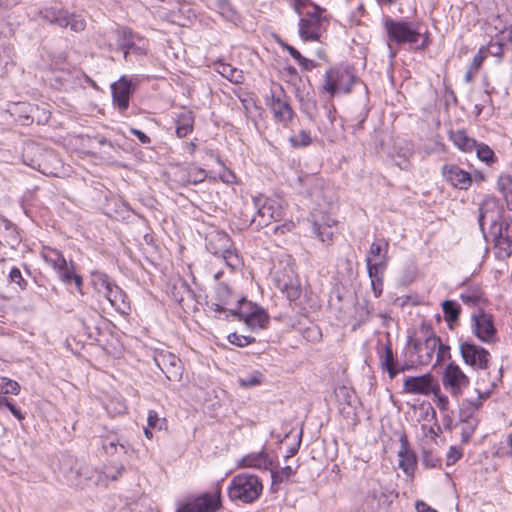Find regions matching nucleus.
<instances>
[{
	"label": "nucleus",
	"mask_w": 512,
	"mask_h": 512,
	"mask_svg": "<svg viewBox=\"0 0 512 512\" xmlns=\"http://www.w3.org/2000/svg\"><path fill=\"white\" fill-rule=\"evenodd\" d=\"M494 250L498 259H505L512 253V241L508 237L500 236L495 241Z\"/></svg>",
	"instance_id": "nucleus-30"
},
{
	"label": "nucleus",
	"mask_w": 512,
	"mask_h": 512,
	"mask_svg": "<svg viewBox=\"0 0 512 512\" xmlns=\"http://www.w3.org/2000/svg\"><path fill=\"white\" fill-rule=\"evenodd\" d=\"M385 27L389 39L397 44H416L421 35L419 26L413 23L387 20Z\"/></svg>",
	"instance_id": "nucleus-10"
},
{
	"label": "nucleus",
	"mask_w": 512,
	"mask_h": 512,
	"mask_svg": "<svg viewBox=\"0 0 512 512\" xmlns=\"http://www.w3.org/2000/svg\"><path fill=\"white\" fill-rule=\"evenodd\" d=\"M196 149H197V145H196L195 141H190V142L186 143V150L190 154H194L196 152Z\"/></svg>",
	"instance_id": "nucleus-60"
},
{
	"label": "nucleus",
	"mask_w": 512,
	"mask_h": 512,
	"mask_svg": "<svg viewBox=\"0 0 512 512\" xmlns=\"http://www.w3.org/2000/svg\"><path fill=\"white\" fill-rule=\"evenodd\" d=\"M399 467L407 476H412L416 467V457L413 451L408 447L407 440L401 439V447L398 452Z\"/></svg>",
	"instance_id": "nucleus-23"
},
{
	"label": "nucleus",
	"mask_w": 512,
	"mask_h": 512,
	"mask_svg": "<svg viewBox=\"0 0 512 512\" xmlns=\"http://www.w3.org/2000/svg\"><path fill=\"white\" fill-rule=\"evenodd\" d=\"M504 45V41H501V36L498 35L497 41L490 42L488 47H484V49L486 50V54L489 53L490 55L501 59L504 53Z\"/></svg>",
	"instance_id": "nucleus-42"
},
{
	"label": "nucleus",
	"mask_w": 512,
	"mask_h": 512,
	"mask_svg": "<svg viewBox=\"0 0 512 512\" xmlns=\"http://www.w3.org/2000/svg\"><path fill=\"white\" fill-rule=\"evenodd\" d=\"M472 178H473V181L482 182V181H484L485 176L482 172L475 171L474 174L472 175Z\"/></svg>",
	"instance_id": "nucleus-61"
},
{
	"label": "nucleus",
	"mask_w": 512,
	"mask_h": 512,
	"mask_svg": "<svg viewBox=\"0 0 512 512\" xmlns=\"http://www.w3.org/2000/svg\"><path fill=\"white\" fill-rule=\"evenodd\" d=\"M486 56H487L486 50L484 49V47L480 48L478 53L474 56L470 67L473 70L477 71L480 68V66L482 65Z\"/></svg>",
	"instance_id": "nucleus-55"
},
{
	"label": "nucleus",
	"mask_w": 512,
	"mask_h": 512,
	"mask_svg": "<svg viewBox=\"0 0 512 512\" xmlns=\"http://www.w3.org/2000/svg\"><path fill=\"white\" fill-rule=\"evenodd\" d=\"M437 385L430 374L408 377L404 381V389L410 394L429 395Z\"/></svg>",
	"instance_id": "nucleus-21"
},
{
	"label": "nucleus",
	"mask_w": 512,
	"mask_h": 512,
	"mask_svg": "<svg viewBox=\"0 0 512 512\" xmlns=\"http://www.w3.org/2000/svg\"><path fill=\"white\" fill-rule=\"evenodd\" d=\"M273 282L276 288H278L281 292H286L288 290V280L286 279L285 273H282L280 275L279 273H276Z\"/></svg>",
	"instance_id": "nucleus-54"
},
{
	"label": "nucleus",
	"mask_w": 512,
	"mask_h": 512,
	"mask_svg": "<svg viewBox=\"0 0 512 512\" xmlns=\"http://www.w3.org/2000/svg\"><path fill=\"white\" fill-rule=\"evenodd\" d=\"M68 12L65 10L48 9L45 18L60 27H68Z\"/></svg>",
	"instance_id": "nucleus-31"
},
{
	"label": "nucleus",
	"mask_w": 512,
	"mask_h": 512,
	"mask_svg": "<svg viewBox=\"0 0 512 512\" xmlns=\"http://www.w3.org/2000/svg\"><path fill=\"white\" fill-rule=\"evenodd\" d=\"M237 467L270 470L273 481H275L277 477V472L274 470L273 461L268 455V453L264 450H261L259 452H252L243 456L237 462Z\"/></svg>",
	"instance_id": "nucleus-18"
},
{
	"label": "nucleus",
	"mask_w": 512,
	"mask_h": 512,
	"mask_svg": "<svg viewBox=\"0 0 512 512\" xmlns=\"http://www.w3.org/2000/svg\"><path fill=\"white\" fill-rule=\"evenodd\" d=\"M460 353L465 364L474 369H486L490 354L483 347L477 346L470 342L460 344Z\"/></svg>",
	"instance_id": "nucleus-15"
},
{
	"label": "nucleus",
	"mask_w": 512,
	"mask_h": 512,
	"mask_svg": "<svg viewBox=\"0 0 512 512\" xmlns=\"http://www.w3.org/2000/svg\"><path fill=\"white\" fill-rule=\"evenodd\" d=\"M252 330L264 329L269 323L268 314L260 307L242 306L236 315Z\"/></svg>",
	"instance_id": "nucleus-19"
},
{
	"label": "nucleus",
	"mask_w": 512,
	"mask_h": 512,
	"mask_svg": "<svg viewBox=\"0 0 512 512\" xmlns=\"http://www.w3.org/2000/svg\"><path fill=\"white\" fill-rule=\"evenodd\" d=\"M220 180L226 184H234L236 183V176L232 171L227 170L223 175L220 176Z\"/></svg>",
	"instance_id": "nucleus-57"
},
{
	"label": "nucleus",
	"mask_w": 512,
	"mask_h": 512,
	"mask_svg": "<svg viewBox=\"0 0 512 512\" xmlns=\"http://www.w3.org/2000/svg\"><path fill=\"white\" fill-rule=\"evenodd\" d=\"M468 376L455 363H449L442 375V384L444 388L453 396L459 397L463 390L469 385Z\"/></svg>",
	"instance_id": "nucleus-12"
},
{
	"label": "nucleus",
	"mask_w": 512,
	"mask_h": 512,
	"mask_svg": "<svg viewBox=\"0 0 512 512\" xmlns=\"http://www.w3.org/2000/svg\"><path fill=\"white\" fill-rule=\"evenodd\" d=\"M152 428H149V426L147 425V427L144 429V434L146 436V438L148 439H152L153 437V433H152Z\"/></svg>",
	"instance_id": "nucleus-64"
},
{
	"label": "nucleus",
	"mask_w": 512,
	"mask_h": 512,
	"mask_svg": "<svg viewBox=\"0 0 512 512\" xmlns=\"http://www.w3.org/2000/svg\"><path fill=\"white\" fill-rule=\"evenodd\" d=\"M497 185L502 195H504L512 190V178L508 175H502L499 177Z\"/></svg>",
	"instance_id": "nucleus-51"
},
{
	"label": "nucleus",
	"mask_w": 512,
	"mask_h": 512,
	"mask_svg": "<svg viewBox=\"0 0 512 512\" xmlns=\"http://www.w3.org/2000/svg\"><path fill=\"white\" fill-rule=\"evenodd\" d=\"M290 143L293 146H307L311 143V136L306 131H301L298 136L290 138Z\"/></svg>",
	"instance_id": "nucleus-49"
},
{
	"label": "nucleus",
	"mask_w": 512,
	"mask_h": 512,
	"mask_svg": "<svg viewBox=\"0 0 512 512\" xmlns=\"http://www.w3.org/2000/svg\"><path fill=\"white\" fill-rule=\"evenodd\" d=\"M9 280L11 283H15L21 290H25L27 288V281L23 278L22 273L19 268L13 267L9 273Z\"/></svg>",
	"instance_id": "nucleus-44"
},
{
	"label": "nucleus",
	"mask_w": 512,
	"mask_h": 512,
	"mask_svg": "<svg viewBox=\"0 0 512 512\" xmlns=\"http://www.w3.org/2000/svg\"><path fill=\"white\" fill-rule=\"evenodd\" d=\"M222 508V490L218 483L212 492L190 495L177 503L175 512H218Z\"/></svg>",
	"instance_id": "nucleus-4"
},
{
	"label": "nucleus",
	"mask_w": 512,
	"mask_h": 512,
	"mask_svg": "<svg viewBox=\"0 0 512 512\" xmlns=\"http://www.w3.org/2000/svg\"><path fill=\"white\" fill-rule=\"evenodd\" d=\"M355 79L349 67H335L326 72L323 88L331 96L346 94L351 91Z\"/></svg>",
	"instance_id": "nucleus-8"
},
{
	"label": "nucleus",
	"mask_w": 512,
	"mask_h": 512,
	"mask_svg": "<svg viewBox=\"0 0 512 512\" xmlns=\"http://www.w3.org/2000/svg\"><path fill=\"white\" fill-rule=\"evenodd\" d=\"M477 398L469 401V404L474 408L478 409L482 406L483 402L490 397L491 390H480L477 389Z\"/></svg>",
	"instance_id": "nucleus-50"
},
{
	"label": "nucleus",
	"mask_w": 512,
	"mask_h": 512,
	"mask_svg": "<svg viewBox=\"0 0 512 512\" xmlns=\"http://www.w3.org/2000/svg\"><path fill=\"white\" fill-rule=\"evenodd\" d=\"M463 456V450L459 446H451L446 454V465H454Z\"/></svg>",
	"instance_id": "nucleus-46"
},
{
	"label": "nucleus",
	"mask_w": 512,
	"mask_h": 512,
	"mask_svg": "<svg viewBox=\"0 0 512 512\" xmlns=\"http://www.w3.org/2000/svg\"><path fill=\"white\" fill-rule=\"evenodd\" d=\"M72 71L67 63L66 57L57 58L44 70L43 80L51 88L61 90L68 83Z\"/></svg>",
	"instance_id": "nucleus-11"
},
{
	"label": "nucleus",
	"mask_w": 512,
	"mask_h": 512,
	"mask_svg": "<svg viewBox=\"0 0 512 512\" xmlns=\"http://www.w3.org/2000/svg\"><path fill=\"white\" fill-rule=\"evenodd\" d=\"M335 395L339 401H344L348 405L352 404V399L354 397V392L346 387V386H340L335 389Z\"/></svg>",
	"instance_id": "nucleus-45"
},
{
	"label": "nucleus",
	"mask_w": 512,
	"mask_h": 512,
	"mask_svg": "<svg viewBox=\"0 0 512 512\" xmlns=\"http://www.w3.org/2000/svg\"><path fill=\"white\" fill-rule=\"evenodd\" d=\"M432 393L434 394V402L436 406L442 411L447 410L449 406V400L446 395L440 392L439 385L435 387V390L432 391Z\"/></svg>",
	"instance_id": "nucleus-47"
},
{
	"label": "nucleus",
	"mask_w": 512,
	"mask_h": 512,
	"mask_svg": "<svg viewBox=\"0 0 512 512\" xmlns=\"http://www.w3.org/2000/svg\"><path fill=\"white\" fill-rule=\"evenodd\" d=\"M447 358H450V347L448 345L443 344L439 339V346H437L435 357L436 363H440Z\"/></svg>",
	"instance_id": "nucleus-52"
},
{
	"label": "nucleus",
	"mask_w": 512,
	"mask_h": 512,
	"mask_svg": "<svg viewBox=\"0 0 512 512\" xmlns=\"http://www.w3.org/2000/svg\"><path fill=\"white\" fill-rule=\"evenodd\" d=\"M207 250L221 256L226 265L235 270L241 267L242 258L234 247L230 236L224 231H214L207 236Z\"/></svg>",
	"instance_id": "nucleus-5"
},
{
	"label": "nucleus",
	"mask_w": 512,
	"mask_h": 512,
	"mask_svg": "<svg viewBox=\"0 0 512 512\" xmlns=\"http://www.w3.org/2000/svg\"><path fill=\"white\" fill-rule=\"evenodd\" d=\"M441 174L443 179L455 189L468 190L473 182L470 172L453 163L443 165Z\"/></svg>",
	"instance_id": "nucleus-14"
},
{
	"label": "nucleus",
	"mask_w": 512,
	"mask_h": 512,
	"mask_svg": "<svg viewBox=\"0 0 512 512\" xmlns=\"http://www.w3.org/2000/svg\"><path fill=\"white\" fill-rule=\"evenodd\" d=\"M179 174V181L183 185H196L204 182L207 177V173L204 169L194 165H190L186 168L181 169L179 171Z\"/></svg>",
	"instance_id": "nucleus-25"
},
{
	"label": "nucleus",
	"mask_w": 512,
	"mask_h": 512,
	"mask_svg": "<svg viewBox=\"0 0 512 512\" xmlns=\"http://www.w3.org/2000/svg\"><path fill=\"white\" fill-rule=\"evenodd\" d=\"M421 431L424 437V443L428 444V441L432 443H437V438L439 436V433L441 431V428L439 425H427L423 424L421 425Z\"/></svg>",
	"instance_id": "nucleus-38"
},
{
	"label": "nucleus",
	"mask_w": 512,
	"mask_h": 512,
	"mask_svg": "<svg viewBox=\"0 0 512 512\" xmlns=\"http://www.w3.org/2000/svg\"><path fill=\"white\" fill-rule=\"evenodd\" d=\"M415 506L417 512H438L423 501H417Z\"/></svg>",
	"instance_id": "nucleus-58"
},
{
	"label": "nucleus",
	"mask_w": 512,
	"mask_h": 512,
	"mask_svg": "<svg viewBox=\"0 0 512 512\" xmlns=\"http://www.w3.org/2000/svg\"><path fill=\"white\" fill-rule=\"evenodd\" d=\"M483 293L479 287H471L462 291L460 299L468 305H476L482 300Z\"/></svg>",
	"instance_id": "nucleus-33"
},
{
	"label": "nucleus",
	"mask_w": 512,
	"mask_h": 512,
	"mask_svg": "<svg viewBox=\"0 0 512 512\" xmlns=\"http://www.w3.org/2000/svg\"><path fill=\"white\" fill-rule=\"evenodd\" d=\"M20 384L8 377H0V396L8 394L18 395L20 393Z\"/></svg>",
	"instance_id": "nucleus-32"
},
{
	"label": "nucleus",
	"mask_w": 512,
	"mask_h": 512,
	"mask_svg": "<svg viewBox=\"0 0 512 512\" xmlns=\"http://www.w3.org/2000/svg\"><path fill=\"white\" fill-rule=\"evenodd\" d=\"M290 57H292L303 70L308 71L312 70L315 67V62L313 60L302 56L298 50L291 46Z\"/></svg>",
	"instance_id": "nucleus-39"
},
{
	"label": "nucleus",
	"mask_w": 512,
	"mask_h": 512,
	"mask_svg": "<svg viewBox=\"0 0 512 512\" xmlns=\"http://www.w3.org/2000/svg\"><path fill=\"white\" fill-rule=\"evenodd\" d=\"M443 312L446 318L450 321H454L457 319L459 314V308L454 301L446 300L442 304Z\"/></svg>",
	"instance_id": "nucleus-43"
},
{
	"label": "nucleus",
	"mask_w": 512,
	"mask_h": 512,
	"mask_svg": "<svg viewBox=\"0 0 512 512\" xmlns=\"http://www.w3.org/2000/svg\"><path fill=\"white\" fill-rule=\"evenodd\" d=\"M3 407H6L17 420L22 421L25 419V414L21 411V409L6 396H0V409Z\"/></svg>",
	"instance_id": "nucleus-40"
},
{
	"label": "nucleus",
	"mask_w": 512,
	"mask_h": 512,
	"mask_svg": "<svg viewBox=\"0 0 512 512\" xmlns=\"http://www.w3.org/2000/svg\"><path fill=\"white\" fill-rule=\"evenodd\" d=\"M147 425L153 430H162L167 428V420L160 417L155 410H149L147 416Z\"/></svg>",
	"instance_id": "nucleus-37"
},
{
	"label": "nucleus",
	"mask_w": 512,
	"mask_h": 512,
	"mask_svg": "<svg viewBox=\"0 0 512 512\" xmlns=\"http://www.w3.org/2000/svg\"><path fill=\"white\" fill-rule=\"evenodd\" d=\"M41 258L52 267L59 276V279L65 284L74 283L78 293L83 295V278L76 273L75 265L72 261L68 262L61 251L44 245L40 251Z\"/></svg>",
	"instance_id": "nucleus-3"
},
{
	"label": "nucleus",
	"mask_w": 512,
	"mask_h": 512,
	"mask_svg": "<svg viewBox=\"0 0 512 512\" xmlns=\"http://www.w3.org/2000/svg\"><path fill=\"white\" fill-rule=\"evenodd\" d=\"M131 133L142 143V144H149L151 142V139L149 136H147L144 132H142L139 129H131Z\"/></svg>",
	"instance_id": "nucleus-56"
},
{
	"label": "nucleus",
	"mask_w": 512,
	"mask_h": 512,
	"mask_svg": "<svg viewBox=\"0 0 512 512\" xmlns=\"http://www.w3.org/2000/svg\"><path fill=\"white\" fill-rule=\"evenodd\" d=\"M176 135L179 138H184L191 134L194 129V114L192 111H184L177 115L176 121Z\"/></svg>",
	"instance_id": "nucleus-26"
},
{
	"label": "nucleus",
	"mask_w": 512,
	"mask_h": 512,
	"mask_svg": "<svg viewBox=\"0 0 512 512\" xmlns=\"http://www.w3.org/2000/svg\"><path fill=\"white\" fill-rule=\"evenodd\" d=\"M246 305H250V302L235 294L227 284L220 283L216 288L215 302L208 304V309L215 314L229 313L236 316L241 307Z\"/></svg>",
	"instance_id": "nucleus-7"
},
{
	"label": "nucleus",
	"mask_w": 512,
	"mask_h": 512,
	"mask_svg": "<svg viewBox=\"0 0 512 512\" xmlns=\"http://www.w3.org/2000/svg\"><path fill=\"white\" fill-rule=\"evenodd\" d=\"M113 105L120 111L128 109L130 97L133 93L131 79L121 76L119 80L111 85Z\"/></svg>",
	"instance_id": "nucleus-17"
},
{
	"label": "nucleus",
	"mask_w": 512,
	"mask_h": 512,
	"mask_svg": "<svg viewBox=\"0 0 512 512\" xmlns=\"http://www.w3.org/2000/svg\"><path fill=\"white\" fill-rule=\"evenodd\" d=\"M154 361L168 380L177 381L181 378L182 362L175 354L160 351L155 354Z\"/></svg>",
	"instance_id": "nucleus-16"
},
{
	"label": "nucleus",
	"mask_w": 512,
	"mask_h": 512,
	"mask_svg": "<svg viewBox=\"0 0 512 512\" xmlns=\"http://www.w3.org/2000/svg\"><path fill=\"white\" fill-rule=\"evenodd\" d=\"M414 346L419 362L423 365H429L436 357L439 337L427 331L425 340L423 342H416Z\"/></svg>",
	"instance_id": "nucleus-20"
},
{
	"label": "nucleus",
	"mask_w": 512,
	"mask_h": 512,
	"mask_svg": "<svg viewBox=\"0 0 512 512\" xmlns=\"http://www.w3.org/2000/svg\"><path fill=\"white\" fill-rule=\"evenodd\" d=\"M450 139L453 144L462 152H472L476 147V140L467 136L463 130H457L450 133Z\"/></svg>",
	"instance_id": "nucleus-27"
},
{
	"label": "nucleus",
	"mask_w": 512,
	"mask_h": 512,
	"mask_svg": "<svg viewBox=\"0 0 512 512\" xmlns=\"http://www.w3.org/2000/svg\"><path fill=\"white\" fill-rule=\"evenodd\" d=\"M380 365L382 369L388 372L389 377L391 379H393L398 374V370L395 367L393 351L390 344H387L384 347V353L380 357Z\"/></svg>",
	"instance_id": "nucleus-28"
},
{
	"label": "nucleus",
	"mask_w": 512,
	"mask_h": 512,
	"mask_svg": "<svg viewBox=\"0 0 512 512\" xmlns=\"http://www.w3.org/2000/svg\"><path fill=\"white\" fill-rule=\"evenodd\" d=\"M68 26L75 32H81L85 29L86 22L82 17L72 14L68 15Z\"/></svg>",
	"instance_id": "nucleus-48"
},
{
	"label": "nucleus",
	"mask_w": 512,
	"mask_h": 512,
	"mask_svg": "<svg viewBox=\"0 0 512 512\" xmlns=\"http://www.w3.org/2000/svg\"><path fill=\"white\" fill-rule=\"evenodd\" d=\"M118 36V43L125 54L134 46V33L128 27H122L116 31Z\"/></svg>",
	"instance_id": "nucleus-29"
},
{
	"label": "nucleus",
	"mask_w": 512,
	"mask_h": 512,
	"mask_svg": "<svg viewBox=\"0 0 512 512\" xmlns=\"http://www.w3.org/2000/svg\"><path fill=\"white\" fill-rule=\"evenodd\" d=\"M475 71H476V70H473V69L470 67V69L465 73V75H464V79H465V81H466V82H471V81H472V79H473V77H474V72H475Z\"/></svg>",
	"instance_id": "nucleus-63"
},
{
	"label": "nucleus",
	"mask_w": 512,
	"mask_h": 512,
	"mask_svg": "<svg viewBox=\"0 0 512 512\" xmlns=\"http://www.w3.org/2000/svg\"><path fill=\"white\" fill-rule=\"evenodd\" d=\"M228 341L237 347H246L255 342V338L245 335H240L236 332L230 333L227 336Z\"/></svg>",
	"instance_id": "nucleus-41"
},
{
	"label": "nucleus",
	"mask_w": 512,
	"mask_h": 512,
	"mask_svg": "<svg viewBox=\"0 0 512 512\" xmlns=\"http://www.w3.org/2000/svg\"><path fill=\"white\" fill-rule=\"evenodd\" d=\"M312 232L322 243L331 244L337 229V221L326 212L315 209L310 215Z\"/></svg>",
	"instance_id": "nucleus-9"
},
{
	"label": "nucleus",
	"mask_w": 512,
	"mask_h": 512,
	"mask_svg": "<svg viewBox=\"0 0 512 512\" xmlns=\"http://www.w3.org/2000/svg\"><path fill=\"white\" fill-rule=\"evenodd\" d=\"M281 216L280 209L273 202H265L258 208L251 220V224L257 228H263L277 221Z\"/></svg>",
	"instance_id": "nucleus-22"
},
{
	"label": "nucleus",
	"mask_w": 512,
	"mask_h": 512,
	"mask_svg": "<svg viewBox=\"0 0 512 512\" xmlns=\"http://www.w3.org/2000/svg\"><path fill=\"white\" fill-rule=\"evenodd\" d=\"M503 197L506 201L508 209L512 211V190L504 194Z\"/></svg>",
	"instance_id": "nucleus-59"
},
{
	"label": "nucleus",
	"mask_w": 512,
	"mask_h": 512,
	"mask_svg": "<svg viewBox=\"0 0 512 512\" xmlns=\"http://www.w3.org/2000/svg\"><path fill=\"white\" fill-rule=\"evenodd\" d=\"M422 452H423V464L428 467V468H434L437 466L438 464V459L435 458L431 451L428 450V448H426V446H422Z\"/></svg>",
	"instance_id": "nucleus-53"
},
{
	"label": "nucleus",
	"mask_w": 512,
	"mask_h": 512,
	"mask_svg": "<svg viewBox=\"0 0 512 512\" xmlns=\"http://www.w3.org/2000/svg\"><path fill=\"white\" fill-rule=\"evenodd\" d=\"M93 283L99 291H103L104 296L116 311L123 315L129 314L130 302L125 291L111 282L108 275L104 273L93 274Z\"/></svg>",
	"instance_id": "nucleus-6"
},
{
	"label": "nucleus",
	"mask_w": 512,
	"mask_h": 512,
	"mask_svg": "<svg viewBox=\"0 0 512 512\" xmlns=\"http://www.w3.org/2000/svg\"><path fill=\"white\" fill-rule=\"evenodd\" d=\"M263 489L264 485L259 476L241 472L231 478L227 496L234 503L252 504L261 497Z\"/></svg>",
	"instance_id": "nucleus-2"
},
{
	"label": "nucleus",
	"mask_w": 512,
	"mask_h": 512,
	"mask_svg": "<svg viewBox=\"0 0 512 512\" xmlns=\"http://www.w3.org/2000/svg\"><path fill=\"white\" fill-rule=\"evenodd\" d=\"M213 66L217 73L234 84H242L245 80L243 71L229 63L217 60Z\"/></svg>",
	"instance_id": "nucleus-24"
},
{
	"label": "nucleus",
	"mask_w": 512,
	"mask_h": 512,
	"mask_svg": "<svg viewBox=\"0 0 512 512\" xmlns=\"http://www.w3.org/2000/svg\"><path fill=\"white\" fill-rule=\"evenodd\" d=\"M238 382L241 387L245 388L258 386L263 382V374L255 370L245 376L239 377Z\"/></svg>",
	"instance_id": "nucleus-35"
},
{
	"label": "nucleus",
	"mask_w": 512,
	"mask_h": 512,
	"mask_svg": "<svg viewBox=\"0 0 512 512\" xmlns=\"http://www.w3.org/2000/svg\"><path fill=\"white\" fill-rule=\"evenodd\" d=\"M474 335L482 342L494 343L497 340V329L492 315L483 311L474 313L471 317Z\"/></svg>",
	"instance_id": "nucleus-13"
},
{
	"label": "nucleus",
	"mask_w": 512,
	"mask_h": 512,
	"mask_svg": "<svg viewBox=\"0 0 512 512\" xmlns=\"http://www.w3.org/2000/svg\"><path fill=\"white\" fill-rule=\"evenodd\" d=\"M365 312L362 314H360V316L363 318V320L369 318V316L371 315V312H372V308L370 307V305L368 303H366L365 305Z\"/></svg>",
	"instance_id": "nucleus-62"
},
{
	"label": "nucleus",
	"mask_w": 512,
	"mask_h": 512,
	"mask_svg": "<svg viewBox=\"0 0 512 512\" xmlns=\"http://www.w3.org/2000/svg\"><path fill=\"white\" fill-rule=\"evenodd\" d=\"M474 150H476L477 158L480 161L486 163L487 165H491L496 161L495 154L488 145L484 143H476V147Z\"/></svg>",
	"instance_id": "nucleus-34"
},
{
	"label": "nucleus",
	"mask_w": 512,
	"mask_h": 512,
	"mask_svg": "<svg viewBox=\"0 0 512 512\" xmlns=\"http://www.w3.org/2000/svg\"><path fill=\"white\" fill-rule=\"evenodd\" d=\"M271 110L277 121H283L285 113L288 112V102L281 100L280 98L275 99V92L273 91V101L271 103Z\"/></svg>",
	"instance_id": "nucleus-36"
},
{
	"label": "nucleus",
	"mask_w": 512,
	"mask_h": 512,
	"mask_svg": "<svg viewBox=\"0 0 512 512\" xmlns=\"http://www.w3.org/2000/svg\"><path fill=\"white\" fill-rule=\"evenodd\" d=\"M388 252V240L379 238L371 243L365 258L371 289L376 298L383 292L384 274L390 259Z\"/></svg>",
	"instance_id": "nucleus-1"
}]
</instances>
